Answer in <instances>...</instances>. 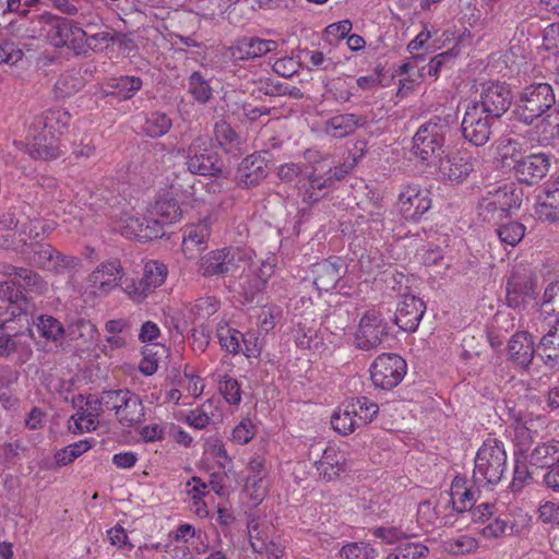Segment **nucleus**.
I'll use <instances>...</instances> for the list:
<instances>
[{"label": "nucleus", "instance_id": "obj_56", "mask_svg": "<svg viewBox=\"0 0 559 559\" xmlns=\"http://www.w3.org/2000/svg\"><path fill=\"white\" fill-rule=\"evenodd\" d=\"M105 400V391L100 393L99 396L90 394L86 397L85 405L88 417V425L94 426L97 423V418L102 415V413L106 409Z\"/></svg>", "mask_w": 559, "mask_h": 559}, {"label": "nucleus", "instance_id": "obj_34", "mask_svg": "<svg viewBox=\"0 0 559 559\" xmlns=\"http://www.w3.org/2000/svg\"><path fill=\"white\" fill-rule=\"evenodd\" d=\"M214 134L219 146L229 154H238L241 150V139L225 121L215 123Z\"/></svg>", "mask_w": 559, "mask_h": 559}, {"label": "nucleus", "instance_id": "obj_25", "mask_svg": "<svg viewBox=\"0 0 559 559\" xmlns=\"http://www.w3.org/2000/svg\"><path fill=\"white\" fill-rule=\"evenodd\" d=\"M507 304L511 308L519 307L525 298L535 294V281L531 275L513 274L506 286Z\"/></svg>", "mask_w": 559, "mask_h": 559}, {"label": "nucleus", "instance_id": "obj_51", "mask_svg": "<svg viewBox=\"0 0 559 559\" xmlns=\"http://www.w3.org/2000/svg\"><path fill=\"white\" fill-rule=\"evenodd\" d=\"M218 390L227 403L238 405L241 402V386L235 378L224 376L218 381Z\"/></svg>", "mask_w": 559, "mask_h": 559}, {"label": "nucleus", "instance_id": "obj_23", "mask_svg": "<svg viewBox=\"0 0 559 559\" xmlns=\"http://www.w3.org/2000/svg\"><path fill=\"white\" fill-rule=\"evenodd\" d=\"M531 522L527 513L501 514L491 522V537L522 535L530 530Z\"/></svg>", "mask_w": 559, "mask_h": 559}, {"label": "nucleus", "instance_id": "obj_50", "mask_svg": "<svg viewBox=\"0 0 559 559\" xmlns=\"http://www.w3.org/2000/svg\"><path fill=\"white\" fill-rule=\"evenodd\" d=\"M537 132L544 142L559 138V109L551 111L540 121Z\"/></svg>", "mask_w": 559, "mask_h": 559}, {"label": "nucleus", "instance_id": "obj_64", "mask_svg": "<svg viewBox=\"0 0 559 559\" xmlns=\"http://www.w3.org/2000/svg\"><path fill=\"white\" fill-rule=\"evenodd\" d=\"M543 45L546 50L559 55V23H552L546 27Z\"/></svg>", "mask_w": 559, "mask_h": 559}, {"label": "nucleus", "instance_id": "obj_21", "mask_svg": "<svg viewBox=\"0 0 559 559\" xmlns=\"http://www.w3.org/2000/svg\"><path fill=\"white\" fill-rule=\"evenodd\" d=\"M549 166V156L545 153H538L526 156L518 162L515 169L521 181L533 185L547 175Z\"/></svg>", "mask_w": 559, "mask_h": 559}, {"label": "nucleus", "instance_id": "obj_42", "mask_svg": "<svg viewBox=\"0 0 559 559\" xmlns=\"http://www.w3.org/2000/svg\"><path fill=\"white\" fill-rule=\"evenodd\" d=\"M167 276V267L157 261H148L144 266V273L141 278L144 287L151 294L157 287L164 284Z\"/></svg>", "mask_w": 559, "mask_h": 559}, {"label": "nucleus", "instance_id": "obj_47", "mask_svg": "<svg viewBox=\"0 0 559 559\" xmlns=\"http://www.w3.org/2000/svg\"><path fill=\"white\" fill-rule=\"evenodd\" d=\"M525 226L515 221L500 223L497 235L503 245H518L525 235Z\"/></svg>", "mask_w": 559, "mask_h": 559}, {"label": "nucleus", "instance_id": "obj_20", "mask_svg": "<svg viewBox=\"0 0 559 559\" xmlns=\"http://www.w3.org/2000/svg\"><path fill=\"white\" fill-rule=\"evenodd\" d=\"M314 465L320 477L325 481L338 479L348 469L345 454L334 447H328Z\"/></svg>", "mask_w": 559, "mask_h": 559}, {"label": "nucleus", "instance_id": "obj_48", "mask_svg": "<svg viewBox=\"0 0 559 559\" xmlns=\"http://www.w3.org/2000/svg\"><path fill=\"white\" fill-rule=\"evenodd\" d=\"M221 346L231 355H238L242 350V333L236 329L226 326L217 330Z\"/></svg>", "mask_w": 559, "mask_h": 559}, {"label": "nucleus", "instance_id": "obj_5", "mask_svg": "<svg viewBox=\"0 0 559 559\" xmlns=\"http://www.w3.org/2000/svg\"><path fill=\"white\" fill-rule=\"evenodd\" d=\"M555 104L552 87L547 83L526 86L515 103L514 114L519 120L531 124Z\"/></svg>", "mask_w": 559, "mask_h": 559}, {"label": "nucleus", "instance_id": "obj_32", "mask_svg": "<svg viewBox=\"0 0 559 559\" xmlns=\"http://www.w3.org/2000/svg\"><path fill=\"white\" fill-rule=\"evenodd\" d=\"M539 349L547 366L559 367V321H556V325L542 337Z\"/></svg>", "mask_w": 559, "mask_h": 559}, {"label": "nucleus", "instance_id": "obj_15", "mask_svg": "<svg viewBox=\"0 0 559 559\" xmlns=\"http://www.w3.org/2000/svg\"><path fill=\"white\" fill-rule=\"evenodd\" d=\"M278 43L272 39H262L257 36H243L237 38L230 47L234 59L245 61L262 57L275 51Z\"/></svg>", "mask_w": 559, "mask_h": 559}, {"label": "nucleus", "instance_id": "obj_31", "mask_svg": "<svg viewBox=\"0 0 559 559\" xmlns=\"http://www.w3.org/2000/svg\"><path fill=\"white\" fill-rule=\"evenodd\" d=\"M535 213L542 221L559 219V177L548 186L545 198L536 206Z\"/></svg>", "mask_w": 559, "mask_h": 559}, {"label": "nucleus", "instance_id": "obj_29", "mask_svg": "<svg viewBox=\"0 0 559 559\" xmlns=\"http://www.w3.org/2000/svg\"><path fill=\"white\" fill-rule=\"evenodd\" d=\"M70 120L71 115L67 110L56 108L46 110L34 124L59 136L68 129Z\"/></svg>", "mask_w": 559, "mask_h": 559}, {"label": "nucleus", "instance_id": "obj_43", "mask_svg": "<svg viewBox=\"0 0 559 559\" xmlns=\"http://www.w3.org/2000/svg\"><path fill=\"white\" fill-rule=\"evenodd\" d=\"M331 425L335 431L343 436H348L360 427L352 414L348 403L343 408L334 412L331 417Z\"/></svg>", "mask_w": 559, "mask_h": 559}, {"label": "nucleus", "instance_id": "obj_10", "mask_svg": "<svg viewBox=\"0 0 559 559\" xmlns=\"http://www.w3.org/2000/svg\"><path fill=\"white\" fill-rule=\"evenodd\" d=\"M43 19H46V36L50 44L57 48L67 47L76 55V41L83 36L81 22L51 14L43 15Z\"/></svg>", "mask_w": 559, "mask_h": 559}, {"label": "nucleus", "instance_id": "obj_63", "mask_svg": "<svg viewBox=\"0 0 559 559\" xmlns=\"http://www.w3.org/2000/svg\"><path fill=\"white\" fill-rule=\"evenodd\" d=\"M439 519L436 504L431 500L421 501L417 509V521L420 525H433Z\"/></svg>", "mask_w": 559, "mask_h": 559}, {"label": "nucleus", "instance_id": "obj_61", "mask_svg": "<svg viewBox=\"0 0 559 559\" xmlns=\"http://www.w3.org/2000/svg\"><path fill=\"white\" fill-rule=\"evenodd\" d=\"M264 467L265 460L261 456H254L248 463L250 475L247 478V484L252 486L254 490H257L263 479Z\"/></svg>", "mask_w": 559, "mask_h": 559}, {"label": "nucleus", "instance_id": "obj_13", "mask_svg": "<svg viewBox=\"0 0 559 559\" xmlns=\"http://www.w3.org/2000/svg\"><path fill=\"white\" fill-rule=\"evenodd\" d=\"M426 312L425 302L411 294H402L396 305L393 321L404 332L414 333Z\"/></svg>", "mask_w": 559, "mask_h": 559}, {"label": "nucleus", "instance_id": "obj_26", "mask_svg": "<svg viewBox=\"0 0 559 559\" xmlns=\"http://www.w3.org/2000/svg\"><path fill=\"white\" fill-rule=\"evenodd\" d=\"M233 247H222L210 251L201 260V269L204 276L221 275L229 272L234 265L235 257Z\"/></svg>", "mask_w": 559, "mask_h": 559}, {"label": "nucleus", "instance_id": "obj_27", "mask_svg": "<svg viewBox=\"0 0 559 559\" xmlns=\"http://www.w3.org/2000/svg\"><path fill=\"white\" fill-rule=\"evenodd\" d=\"M0 299L10 304L13 317L26 314L31 306V297L19 287L15 278L0 282Z\"/></svg>", "mask_w": 559, "mask_h": 559}, {"label": "nucleus", "instance_id": "obj_53", "mask_svg": "<svg viewBox=\"0 0 559 559\" xmlns=\"http://www.w3.org/2000/svg\"><path fill=\"white\" fill-rule=\"evenodd\" d=\"M211 229H210V219L204 218L195 225L190 226L186 235L183 237V242L190 240L195 242V245H203L210 240Z\"/></svg>", "mask_w": 559, "mask_h": 559}, {"label": "nucleus", "instance_id": "obj_40", "mask_svg": "<svg viewBox=\"0 0 559 559\" xmlns=\"http://www.w3.org/2000/svg\"><path fill=\"white\" fill-rule=\"evenodd\" d=\"M188 93L199 104H206L213 95L209 81L200 71H194L188 78Z\"/></svg>", "mask_w": 559, "mask_h": 559}, {"label": "nucleus", "instance_id": "obj_3", "mask_svg": "<svg viewBox=\"0 0 559 559\" xmlns=\"http://www.w3.org/2000/svg\"><path fill=\"white\" fill-rule=\"evenodd\" d=\"M183 156L188 170L193 175L219 177L224 171V162L207 136H197L183 150Z\"/></svg>", "mask_w": 559, "mask_h": 559}, {"label": "nucleus", "instance_id": "obj_1", "mask_svg": "<svg viewBox=\"0 0 559 559\" xmlns=\"http://www.w3.org/2000/svg\"><path fill=\"white\" fill-rule=\"evenodd\" d=\"M151 213L156 219H146L123 212L119 219V231L129 240L147 242L164 235L162 224H171L181 218L182 211L178 201L169 193L159 194L152 205Z\"/></svg>", "mask_w": 559, "mask_h": 559}, {"label": "nucleus", "instance_id": "obj_55", "mask_svg": "<svg viewBox=\"0 0 559 559\" xmlns=\"http://www.w3.org/2000/svg\"><path fill=\"white\" fill-rule=\"evenodd\" d=\"M282 317V309L278 306H265L259 314V326L264 332L273 330Z\"/></svg>", "mask_w": 559, "mask_h": 559}, {"label": "nucleus", "instance_id": "obj_46", "mask_svg": "<svg viewBox=\"0 0 559 559\" xmlns=\"http://www.w3.org/2000/svg\"><path fill=\"white\" fill-rule=\"evenodd\" d=\"M538 438L537 430L533 429L532 421H525L524 425L516 427L514 435L515 455L521 454L525 457L530 453L531 447Z\"/></svg>", "mask_w": 559, "mask_h": 559}, {"label": "nucleus", "instance_id": "obj_6", "mask_svg": "<svg viewBox=\"0 0 559 559\" xmlns=\"http://www.w3.org/2000/svg\"><path fill=\"white\" fill-rule=\"evenodd\" d=\"M106 409L114 412L117 420L126 427H133L144 419L141 397L129 389L105 390Z\"/></svg>", "mask_w": 559, "mask_h": 559}, {"label": "nucleus", "instance_id": "obj_54", "mask_svg": "<svg viewBox=\"0 0 559 559\" xmlns=\"http://www.w3.org/2000/svg\"><path fill=\"white\" fill-rule=\"evenodd\" d=\"M88 282L90 286L95 289V292L102 294H107L117 286L116 278H108L107 275H105V271L102 269L93 271L88 277Z\"/></svg>", "mask_w": 559, "mask_h": 559}, {"label": "nucleus", "instance_id": "obj_28", "mask_svg": "<svg viewBox=\"0 0 559 559\" xmlns=\"http://www.w3.org/2000/svg\"><path fill=\"white\" fill-rule=\"evenodd\" d=\"M143 82L136 75L112 76L106 81V93L119 100H128L132 98L141 88Z\"/></svg>", "mask_w": 559, "mask_h": 559}, {"label": "nucleus", "instance_id": "obj_30", "mask_svg": "<svg viewBox=\"0 0 559 559\" xmlns=\"http://www.w3.org/2000/svg\"><path fill=\"white\" fill-rule=\"evenodd\" d=\"M491 205L493 212H509L519 209L522 202V193L518 191L514 183L503 185L499 187L492 194Z\"/></svg>", "mask_w": 559, "mask_h": 559}, {"label": "nucleus", "instance_id": "obj_62", "mask_svg": "<svg viewBox=\"0 0 559 559\" xmlns=\"http://www.w3.org/2000/svg\"><path fill=\"white\" fill-rule=\"evenodd\" d=\"M459 55V49L451 48L447 51L436 55L428 63V74L431 76H437L442 69V67L453 61Z\"/></svg>", "mask_w": 559, "mask_h": 559}, {"label": "nucleus", "instance_id": "obj_18", "mask_svg": "<svg viewBox=\"0 0 559 559\" xmlns=\"http://www.w3.org/2000/svg\"><path fill=\"white\" fill-rule=\"evenodd\" d=\"M508 359L515 366L526 369L535 356V343L533 336L526 331H520L512 335L507 347Z\"/></svg>", "mask_w": 559, "mask_h": 559}, {"label": "nucleus", "instance_id": "obj_8", "mask_svg": "<svg viewBox=\"0 0 559 559\" xmlns=\"http://www.w3.org/2000/svg\"><path fill=\"white\" fill-rule=\"evenodd\" d=\"M481 102L468 105L462 121V132L475 146L485 145L489 140V107L481 93Z\"/></svg>", "mask_w": 559, "mask_h": 559}, {"label": "nucleus", "instance_id": "obj_37", "mask_svg": "<svg viewBox=\"0 0 559 559\" xmlns=\"http://www.w3.org/2000/svg\"><path fill=\"white\" fill-rule=\"evenodd\" d=\"M513 93L507 83L491 84V117H501L511 106Z\"/></svg>", "mask_w": 559, "mask_h": 559}, {"label": "nucleus", "instance_id": "obj_52", "mask_svg": "<svg viewBox=\"0 0 559 559\" xmlns=\"http://www.w3.org/2000/svg\"><path fill=\"white\" fill-rule=\"evenodd\" d=\"M221 302L214 296L201 297L195 300L191 313L195 319H207L219 309Z\"/></svg>", "mask_w": 559, "mask_h": 559}, {"label": "nucleus", "instance_id": "obj_57", "mask_svg": "<svg viewBox=\"0 0 559 559\" xmlns=\"http://www.w3.org/2000/svg\"><path fill=\"white\" fill-rule=\"evenodd\" d=\"M242 350L241 353L248 358H258L262 352V345L260 343L257 332L249 331L242 333L241 338Z\"/></svg>", "mask_w": 559, "mask_h": 559}, {"label": "nucleus", "instance_id": "obj_19", "mask_svg": "<svg viewBox=\"0 0 559 559\" xmlns=\"http://www.w3.org/2000/svg\"><path fill=\"white\" fill-rule=\"evenodd\" d=\"M347 265L341 257H330L317 264L314 284L320 290L329 292L335 288Z\"/></svg>", "mask_w": 559, "mask_h": 559}, {"label": "nucleus", "instance_id": "obj_58", "mask_svg": "<svg viewBox=\"0 0 559 559\" xmlns=\"http://www.w3.org/2000/svg\"><path fill=\"white\" fill-rule=\"evenodd\" d=\"M255 433L257 429L252 421L243 419L233 429L231 437L235 442L246 444L253 439Z\"/></svg>", "mask_w": 559, "mask_h": 559}, {"label": "nucleus", "instance_id": "obj_49", "mask_svg": "<svg viewBox=\"0 0 559 559\" xmlns=\"http://www.w3.org/2000/svg\"><path fill=\"white\" fill-rule=\"evenodd\" d=\"M488 449H487V442L485 441L483 445L479 448L476 459H475V468L473 473V480L474 484L479 487H485L489 484V479L487 477L488 473Z\"/></svg>", "mask_w": 559, "mask_h": 559}, {"label": "nucleus", "instance_id": "obj_36", "mask_svg": "<svg viewBox=\"0 0 559 559\" xmlns=\"http://www.w3.org/2000/svg\"><path fill=\"white\" fill-rule=\"evenodd\" d=\"M84 87V79L79 71L71 70L60 74L55 83V94L57 97H69Z\"/></svg>", "mask_w": 559, "mask_h": 559}, {"label": "nucleus", "instance_id": "obj_33", "mask_svg": "<svg viewBox=\"0 0 559 559\" xmlns=\"http://www.w3.org/2000/svg\"><path fill=\"white\" fill-rule=\"evenodd\" d=\"M19 287L26 294L27 297L33 298L32 295H44L48 287L43 277L33 270L22 267L15 278Z\"/></svg>", "mask_w": 559, "mask_h": 559}, {"label": "nucleus", "instance_id": "obj_9", "mask_svg": "<svg viewBox=\"0 0 559 559\" xmlns=\"http://www.w3.org/2000/svg\"><path fill=\"white\" fill-rule=\"evenodd\" d=\"M430 191L418 185L401 187L397 210L405 221L418 222L431 207Z\"/></svg>", "mask_w": 559, "mask_h": 559}, {"label": "nucleus", "instance_id": "obj_14", "mask_svg": "<svg viewBox=\"0 0 559 559\" xmlns=\"http://www.w3.org/2000/svg\"><path fill=\"white\" fill-rule=\"evenodd\" d=\"M29 135L32 139L27 142L26 150L32 158L50 160L60 156L61 150L56 134L33 124Z\"/></svg>", "mask_w": 559, "mask_h": 559}, {"label": "nucleus", "instance_id": "obj_24", "mask_svg": "<svg viewBox=\"0 0 559 559\" xmlns=\"http://www.w3.org/2000/svg\"><path fill=\"white\" fill-rule=\"evenodd\" d=\"M525 461L533 467L549 469L559 463V441L550 439L538 442L525 455Z\"/></svg>", "mask_w": 559, "mask_h": 559}, {"label": "nucleus", "instance_id": "obj_38", "mask_svg": "<svg viewBox=\"0 0 559 559\" xmlns=\"http://www.w3.org/2000/svg\"><path fill=\"white\" fill-rule=\"evenodd\" d=\"M348 404L360 427L371 423L379 413L378 404L366 396H359Z\"/></svg>", "mask_w": 559, "mask_h": 559}, {"label": "nucleus", "instance_id": "obj_22", "mask_svg": "<svg viewBox=\"0 0 559 559\" xmlns=\"http://www.w3.org/2000/svg\"><path fill=\"white\" fill-rule=\"evenodd\" d=\"M366 124L362 116L344 112L337 114L324 121L323 131L334 139H343L352 135L357 129Z\"/></svg>", "mask_w": 559, "mask_h": 559}, {"label": "nucleus", "instance_id": "obj_41", "mask_svg": "<svg viewBox=\"0 0 559 559\" xmlns=\"http://www.w3.org/2000/svg\"><path fill=\"white\" fill-rule=\"evenodd\" d=\"M539 316L559 321V282L550 283L544 292Z\"/></svg>", "mask_w": 559, "mask_h": 559}, {"label": "nucleus", "instance_id": "obj_4", "mask_svg": "<svg viewBox=\"0 0 559 559\" xmlns=\"http://www.w3.org/2000/svg\"><path fill=\"white\" fill-rule=\"evenodd\" d=\"M83 36L76 41V56L90 52H103L123 36L111 27L104 25L97 14L90 13L81 22Z\"/></svg>", "mask_w": 559, "mask_h": 559}, {"label": "nucleus", "instance_id": "obj_44", "mask_svg": "<svg viewBox=\"0 0 559 559\" xmlns=\"http://www.w3.org/2000/svg\"><path fill=\"white\" fill-rule=\"evenodd\" d=\"M171 128L170 118L159 111L150 112L143 124V131L151 138H159L165 135Z\"/></svg>", "mask_w": 559, "mask_h": 559}, {"label": "nucleus", "instance_id": "obj_11", "mask_svg": "<svg viewBox=\"0 0 559 559\" xmlns=\"http://www.w3.org/2000/svg\"><path fill=\"white\" fill-rule=\"evenodd\" d=\"M389 334V326L380 312L374 309L365 312L355 336L356 346L362 350L378 347Z\"/></svg>", "mask_w": 559, "mask_h": 559}, {"label": "nucleus", "instance_id": "obj_45", "mask_svg": "<svg viewBox=\"0 0 559 559\" xmlns=\"http://www.w3.org/2000/svg\"><path fill=\"white\" fill-rule=\"evenodd\" d=\"M36 326L41 337L53 342L60 341L66 332L63 324L48 314L38 316Z\"/></svg>", "mask_w": 559, "mask_h": 559}, {"label": "nucleus", "instance_id": "obj_16", "mask_svg": "<svg viewBox=\"0 0 559 559\" xmlns=\"http://www.w3.org/2000/svg\"><path fill=\"white\" fill-rule=\"evenodd\" d=\"M32 261L36 266L58 274L70 272L80 264L79 258L63 254L55 247H41L34 252Z\"/></svg>", "mask_w": 559, "mask_h": 559}, {"label": "nucleus", "instance_id": "obj_35", "mask_svg": "<svg viewBox=\"0 0 559 559\" xmlns=\"http://www.w3.org/2000/svg\"><path fill=\"white\" fill-rule=\"evenodd\" d=\"M358 257V265L365 273H372L385 265L384 257L378 247H356L353 252Z\"/></svg>", "mask_w": 559, "mask_h": 559}, {"label": "nucleus", "instance_id": "obj_59", "mask_svg": "<svg viewBox=\"0 0 559 559\" xmlns=\"http://www.w3.org/2000/svg\"><path fill=\"white\" fill-rule=\"evenodd\" d=\"M23 57V50L13 41H0V63L15 64Z\"/></svg>", "mask_w": 559, "mask_h": 559}, {"label": "nucleus", "instance_id": "obj_60", "mask_svg": "<svg viewBox=\"0 0 559 559\" xmlns=\"http://www.w3.org/2000/svg\"><path fill=\"white\" fill-rule=\"evenodd\" d=\"M211 421L212 416L207 413L205 404L190 411L186 417V423L195 429H204Z\"/></svg>", "mask_w": 559, "mask_h": 559}, {"label": "nucleus", "instance_id": "obj_2", "mask_svg": "<svg viewBox=\"0 0 559 559\" xmlns=\"http://www.w3.org/2000/svg\"><path fill=\"white\" fill-rule=\"evenodd\" d=\"M450 127L444 118L431 117L421 123L412 140V153L421 163L432 166L444 154V143Z\"/></svg>", "mask_w": 559, "mask_h": 559}, {"label": "nucleus", "instance_id": "obj_7", "mask_svg": "<svg viewBox=\"0 0 559 559\" xmlns=\"http://www.w3.org/2000/svg\"><path fill=\"white\" fill-rule=\"evenodd\" d=\"M407 372L405 359L394 353L379 355L370 366V378L376 388L390 391L397 386Z\"/></svg>", "mask_w": 559, "mask_h": 559}, {"label": "nucleus", "instance_id": "obj_12", "mask_svg": "<svg viewBox=\"0 0 559 559\" xmlns=\"http://www.w3.org/2000/svg\"><path fill=\"white\" fill-rule=\"evenodd\" d=\"M438 177L442 181L460 183L464 181L473 170L471 155L467 152H453L442 155L436 164Z\"/></svg>", "mask_w": 559, "mask_h": 559}, {"label": "nucleus", "instance_id": "obj_17", "mask_svg": "<svg viewBox=\"0 0 559 559\" xmlns=\"http://www.w3.org/2000/svg\"><path fill=\"white\" fill-rule=\"evenodd\" d=\"M267 165L262 153L248 155L240 163L236 180L241 188H251L258 186L267 176Z\"/></svg>", "mask_w": 559, "mask_h": 559}, {"label": "nucleus", "instance_id": "obj_39", "mask_svg": "<svg viewBox=\"0 0 559 559\" xmlns=\"http://www.w3.org/2000/svg\"><path fill=\"white\" fill-rule=\"evenodd\" d=\"M93 439H83L78 442H73L55 453V461L58 467L67 466L74 460L87 452L93 447Z\"/></svg>", "mask_w": 559, "mask_h": 559}]
</instances>
